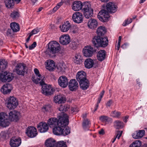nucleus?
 Masks as SVG:
<instances>
[{
	"mask_svg": "<svg viewBox=\"0 0 147 147\" xmlns=\"http://www.w3.org/2000/svg\"><path fill=\"white\" fill-rule=\"evenodd\" d=\"M70 38L68 35H63L59 38V42L63 45H66L69 43Z\"/></svg>",
	"mask_w": 147,
	"mask_h": 147,
	"instance_id": "aec40b11",
	"label": "nucleus"
},
{
	"mask_svg": "<svg viewBox=\"0 0 147 147\" xmlns=\"http://www.w3.org/2000/svg\"><path fill=\"white\" fill-rule=\"evenodd\" d=\"M94 51L93 48L91 46H86L84 47L83 49L84 55L86 57H90L92 55Z\"/></svg>",
	"mask_w": 147,
	"mask_h": 147,
	"instance_id": "f3484780",
	"label": "nucleus"
},
{
	"mask_svg": "<svg viewBox=\"0 0 147 147\" xmlns=\"http://www.w3.org/2000/svg\"><path fill=\"white\" fill-rule=\"evenodd\" d=\"M90 123L87 119H84V120L82 126L83 129L85 130H88L89 128L90 127Z\"/></svg>",
	"mask_w": 147,
	"mask_h": 147,
	"instance_id": "72a5a7b5",
	"label": "nucleus"
},
{
	"mask_svg": "<svg viewBox=\"0 0 147 147\" xmlns=\"http://www.w3.org/2000/svg\"><path fill=\"white\" fill-rule=\"evenodd\" d=\"M61 50L60 44L55 41H52L48 44L47 51L48 53L54 54L59 52Z\"/></svg>",
	"mask_w": 147,
	"mask_h": 147,
	"instance_id": "423d86ee",
	"label": "nucleus"
},
{
	"mask_svg": "<svg viewBox=\"0 0 147 147\" xmlns=\"http://www.w3.org/2000/svg\"><path fill=\"white\" fill-rule=\"evenodd\" d=\"M132 21V19L131 18L130 19L129 21H128V19L126 20H125V22L123 23V25L124 26H125L131 23Z\"/></svg>",
	"mask_w": 147,
	"mask_h": 147,
	"instance_id": "864d4df0",
	"label": "nucleus"
},
{
	"mask_svg": "<svg viewBox=\"0 0 147 147\" xmlns=\"http://www.w3.org/2000/svg\"><path fill=\"white\" fill-rule=\"evenodd\" d=\"M46 68L50 71H52L55 68L54 61L52 60H49L46 62Z\"/></svg>",
	"mask_w": 147,
	"mask_h": 147,
	"instance_id": "bb28decb",
	"label": "nucleus"
},
{
	"mask_svg": "<svg viewBox=\"0 0 147 147\" xmlns=\"http://www.w3.org/2000/svg\"><path fill=\"white\" fill-rule=\"evenodd\" d=\"M69 106L67 105H65L64 106L61 105L59 108V110L62 112L66 111L69 109Z\"/></svg>",
	"mask_w": 147,
	"mask_h": 147,
	"instance_id": "ea45409f",
	"label": "nucleus"
},
{
	"mask_svg": "<svg viewBox=\"0 0 147 147\" xmlns=\"http://www.w3.org/2000/svg\"><path fill=\"white\" fill-rule=\"evenodd\" d=\"M6 7L8 8H12L14 5V2L12 0H5L4 1Z\"/></svg>",
	"mask_w": 147,
	"mask_h": 147,
	"instance_id": "e433bc0d",
	"label": "nucleus"
},
{
	"mask_svg": "<svg viewBox=\"0 0 147 147\" xmlns=\"http://www.w3.org/2000/svg\"><path fill=\"white\" fill-rule=\"evenodd\" d=\"M26 67L25 65L23 63L18 64L15 67L16 72L18 75L24 76L26 72Z\"/></svg>",
	"mask_w": 147,
	"mask_h": 147,
	"instance_id": "9b49d317",
	"label": "nucleus"
},
{
	"mask_svg": "<svg viewBox=\"0 0 147 147\" xmlns=\"http://www.w3.org/2000/svg\"><path fill=\"white\" fill-rule=\"evenodd\" d=\"M121 113L118 111H115L111 112V116L114 117H118L121 115Z\"/></svg>",
	"mask_w": 147,
	"mask_h": 147,
	"instance_id": "49530a36",
	"label": "nucleus"
},
{
	"mask_svg": "<svg viewBox=\"0 0 147 147\" xmlns=\"http://www.w3.org/2000/svg\"><path fill=\"white\" fill-rule=\"evenodd\" d=\"M66 143L63 141L57 142L55 145V147H67Z\"/></svg>",
	"mask_w": 147,
	"mask_h": 147,
	"instance_id": "a19ab883",
	"label": "nucleus"
},
{
	"mask_svg": "<svg viewBox=\"0 0 147 147\" xmlns=\"http://www.w3.org/2000/svg\"><path fill=\"white\" fill-rule=\"evenodd\" d=\"M106 55V52L105 50H102L99 51L97 55L98 59L100 61H102L105 59Z\"/></svg>",
	"mask_w": 147,
	"mask_h": 147,
	"instance_id": "c85d7f7f",
	"label": "nucleus"
},
{
	"mask_svg": "<svg viewBox=\"0 0 147 147\" xmlns=\"http://www.w3.org/2000/svg\"><path fill=\"white\" fill-rule=\"evenodd\" d=\"M38 130L41 133H45L47 132L49 129L48 124L44 122H40L37 125Z\"/></svg>",
	"mask_w": 147,
	"mask_h": 147,
	"instance_id": "6ab92c4d",
	"label": "nucleus"
},
{
	"mask_svg": "<svg viewBox=\"0 0 147 147\" xmlns=\"http://www.w3.org/2000/svg\"><path fill=\"white\" fill-rule=\"evenodd\" d=\"M122 131H117V134H119L118 135V136L117 137L118 139H119L120 137H121L122 135Z\"/></svg>",
	"mask_w": 147,
	"mask_h": 147,
	"instance_id": "bf43d9fd",
	"label": "nucleus"
},
{
	"mask_svg": "<svg viewBox=\"0 0 147 147\" xmlns=\"http://www.w3.org/2000/svg\"><path fill=\"white\" fill-rule=\"evenodd\" d=\"M71 27L70 24L68 21H67L59 26L61 32H66Z\"/></svg>",
	"mask_w": 147,
	"mask_h": 147,
	"instance_id": "a878e982",
	"label": "nucleus"
},
{
	"mask_svg": "<svg viewBox=\"0 0 147 147\" xmlns=\"http://www.w3.org/2000/svg\"><path fill=\"white\" fill-rule=\"evenodd\" d=\"M8 116L5 113H0V125L6 127L9 125L10 122L8 121Z\"/></svg>",
	"mask_w": 147,
	"mask_h": 147,
	"instance_id": "9d476101",
	"label": "nucleus"
},
{
	"mask_svg": "<svg viewBox=\"0 0 147 147\" xmlns=\"http://www.w3.org/2000/svg\"><path fill=\"white\" fill-rule=\"evenodd\" d=\"M83 10L84 16L86 18L88 19L92 16L93 9L91 8V5L88 3H85L83 4Z\"/></svg>",
	"mask_w": 147,
	"mask_h": 147,
	"instance_id": "0eeeda50",
	"label": "nucleus"
},
{
	"mask_svg": "<svg viewBox=\"0 0 147 147\" xmlns=\"http://www.w3.org/2000/svg\"><path fill=\"white\" fill-rule=\"evenodd\" d=\"M7 66V63L4 60L0 59V70H3Z\"/></svg>",
	"mask_w": 147,
	"mask_h": 147,
	"instance_id": "4c0bfd02",
	"label": "nucleus"
},
{
	"mask_svg": "<svg viewBox=\"0 0 147 147\" xmlns=\"http://www.w3.org/2000/svg\"><path fill=\"white\" fill-rule=\"evenodd\" d=\"M21 143V139L18 136H14L12 137L9 141V144L11 147H18Z\"/></svg>",
	"mask_w": 147,
	"mask_h": 147,
	"instance_id": "ddd939ff",
	"label": "nucleus"
},
{
	"mask_svg": "<svg viewBox=\"0 0 147 147\" xmlns=\"http://www.w3.org/2000/svg\"><path fill=\"white\" fill-rule=\"evenodd\" d=\"M12 87L11 85L9 83L4 84L1 89V91L4 94H8L10 92Z\"/></svg>",
	"mask_w": 147,
	"mask_h": 147,
	"instance_id": "5701e85b",
	"label": "nucleus"
},
{
	"mask_svg": "<svg viewBox=\"0 0 147 147\" xmlns=\"http://www.w3.org/2000/svg\"><path fill=\"white\" fill-rule=\"evenodd\" d=\"M106 9L108 12L114 13L117 10V6L114 3L109 2L106 5Z\"/></svg>",
	"mask_w": 147,
	"mask_h": 147,
	"instance_id": "4be33fe9",
	"label": "nucleus"
},
{
	"mask_svg": "<svg viewBox=\"0 0 147 147\" xmlns=\"http://www.w3.org/2000/svg\"><path fill=\"white\" fill-rule=\"evenodd\" d=\"M72 110L73 111V112H78L79 111V109L78 108H73V109H72Z\"/></svg>",
	"mask_w": 147,
	"mask_h": 147,
	"instance_id": "0e129e2a",
	"label": "nucleus"
},
{
	"mask_svg": "<svg viewBox=\"0 0 147 147\" xmlns=\"http://www.w3.org/2000/svg\"><path fill=\"white\" fill-rule=\"evenodd\" d=\"M68 87L70 90L75 91L78 89V84L75 79H72L69 82Z\"/></svg>",
	"mask_w": 147,
	"mask_h": 147,
	"instance_id": "a211bd4d",
	"label": "nucleus"
},
{
	"mask_svg": "<svg viewBox=\"0 0 147 147\" xmlns=\"http://www.w3.org/2000/svg\"><path fill=\"white\" fill-rule=\"evenodd\" d=\"M9 118L11 121H16L19 120V113L16 111H11L9 113Z\"/></svg>",
	"mask_w": 147,
	"mask_h": 147,
	"instance_id": "412c9836",
	"label": "nucleus"
},
{
	"mask_svg": "<svg viewBox=\"0 0 147 147\" xmlns=\"http://www.w3.org/2000/svg\"><path fill=\"white\" fill-rule=\"evenodd\" d=\"M113 102V100H110L107 102L106 105L107 107H110Z\"/></svg>",
	"mask_w": 147,
	"mask_h": 147,
	"instance_id": "4d7b16f0",
	"label": "nucleus"
},
{
	"mask_svg": "<svg viewBox=\"0 0 147 147\" xmlns=\"http://www.w3.org/2000/svg\"><path fill=\"white\" fill-rule=\"evenodd\" d=\"M7 36H11L12 34V31L11 29H8L7 32Z\"/></svg>",
	"mask_w": 147,
	"mask_h": 147,
	"instance_id": "13d9d810",
	"label": "nucleus"
},
{
	"mask_svg": "<svg viewBox=\"0 0 147 147\" xmlns=\"http://www.w3.org/2000/svg\"><path fill=\"white\" fill-rule=\"evenodd\" d=\"M10 26L14 32H17L19 30V25L16 22L11 23L10 24Z\"/></svg>",
	"mask_w": 147,
	"mask_h": 147,
	"instance_id": "f704fd0d",
	"label": "nucleus"
},
{
	"mask_svg": "<svg viewBox=\"0 0 147 147\" xmlns=\"http://www.w3.org/2000/svg\"><path fill=\"white\" fill-rule=\"evenodd\" d=\"M45 77H43L41 81H40V85L42 86V92L46 96L51 95L53 94L55 91V89L50 85H47L44 82Z\"/></svg>",
	"mask_w": 147,
	"mask_h": 147,
	"instance_id": "39448f33",
	"label": "nucleus"
},
{
	"mask_svg": "<svg viewBox=\"0 0 147 147\" xmlns=\"http://www.w3.org/2000/svg\"><path fill=\"white\" fill-rule=\"evenodd\" d=\"M127 45V44L124 43L122 46L121 47L123 49H125L126 48Z\"/></svg>",
	"mask_w": 147,
	"mask_h": 147,
	"instance_id": "338daca9",
	"label": "nucleus"
},
{
	"mask_svg": "<svg viewBox=\"0 0 147 147\" xmlns=\"http://www.w3.org/2000/svg\"><path fill=\"white\" fill-rule=\"evenodd\" d=\"M86 76V73L83 71H78L76 76V79L79 83L80 88L84 90L87 89L89 86V81Z\"/></svg>",
	"mask_w": 147,
	"mask_h": 147,
	"instance_id": "f03ea898",
	"label": "nucleus"
},
{
	"mask_svg": "<svg viewBox=\"0 0 147 147\" xmlns=\"http://www.w3.org/2000/svg\"><path fill=\"white\" fill-rule=\"evenodd\" d=\"M108 117L105 115L101 116L99 117V119L102 121H105L108 120Z\"/></svg>",
	"mask_w": 147,
	"mask_h": 147,
	"instance_id": "3c124183",
	"label": "nucleus"
},
{
	"mask_svg": "<svg viewBox=\"0 0 147 147\" xmlns=\"http://www.w3.org/2000/svg\"><path fill=\"white\" fill-rule=\"evenodd\" d=\"M57 69L59 71H64L65 69V65L62 63L59 64L57 66Z\"/></svg>",
	"mask_w": 147,
	"mask_h": 147,
	"instance_id": "37998d69",
	"label": "nucleus"
},
{
	"mask_svg": "<svg viewBox=\"0 0 147 147\" xmlns=\"http://www.w3.org/2000/svg\"><path fill=\"white\" fill-rule=\"evenodd\" d=\"M97 25L98 24L96 20L93 19L90 20L88 23V26L91 29H94L96 28Z\"/></svg>",
	"mask_w": 147,
	"mask_h": 147,
	"instance_id": "c756f323",
	"label": "nucleus"
},
{
	"mask_svg": "<svg viewBox=\"0 0 147 147\" xmlns=\"http://www.w3.org/2000/svg\"><path fill=\"white\" fill-rule=\"evenodd\" d=\"M26 133L29 137L30 138L34 137L37 134L36 129L31 126L28 127L26 130Z\"/></svg>",
	"mask_w": 147,
	"mask_h": 147,
	"instance_id": "2eb2a0df",
	"label": "nucleus"
},
{
	"mask_svg": "<svg viewBox=\"0 0 147 147\" xmlns=\"http://www.w3.org/2000/svg\"><path fill=\"white\" fill-rule=\"evenodd\" d=\"M19 15V14L17 11H14L11 13L10 16L12 18L14 19L18 18Z\"/></svg>",
	"mask_w": 147,
	"mask_h": 147,
	"instance_id": "a18cd8bd",
	"label": "nucleus"
},
{
	"mask_svg": "<svg viewBox=\"0 0 147 147\" xmlns=\"http://www.w3.org/2000/svg\"><path fill=\"white\" fill-rule=\"evenodd\" d=\"M92 42L93 45L97 48L99 47H105L108 45L109 41L107 37L97 35L92 38Z\"/></svg>",
	"mask_w": 147,
	"mask_h": 147,
	"instance_id": "7ed1b4c3",
	"label": "nucleus"
},
{
	"mask_svg": "<svg viewBox=\"0 0 147 147\" xmlns=\"http://www.w3.org/2000/svg\"><path fill=\"white\" fill-rule=\"evenodd\" d=\"M59 85L61 87L65 88L68 85L69 82L68 80L65 76H60L58 79Z\"/></svg>",
	"mask_w": 147,
	"mask_h": 147,
	"instance_id": "dca6fc26",
	"label": "nucleus"
},
{
	"mask_svg": "<svg viewBox=\"0 0 147 147\" xmlns=\"http://www.w3.org/2000/svg\"><path fill=\"white\" fill-rule=\"evenodd\" d=\"M7 107L9 109H13L18 105L17 100L13 96H10L6 100Z\"/></svg>",
	"mask_w": 147,
	"mask_h": 147,
	"instance_id": "6e6552de",
	"label": "nucleus"
},
{
	"mask_svg": "<svg viewBox=\"0 0 147 147\" xmlns=\"http://www.w3.org/2000/svg\"><path fill=\"white\" fill-rule=\"evenodd\" d=\"M97 17L101 21L105 22L109 20V14L105 9H102L99 12Z\"/></svg>",
	"mask_w": 147,
	"mask_h": 147,
	"instance_id": "1a4fd4ad",
	"label": "nucleus"
},
{
	"mask_svg": "<svg viewBox=\"0 0 147 147\" xmlns=\"http://www.w3.org/2000/svg\"><path fill=\"white\" fill-rule=\"evenodd\" d=\"M12 74L5 71L1 74L0 75V80L3 82H10L13 78Z\"/></svg>",
	"mask_w": 147,
	"mask_h": 147,
	"instance_id": "f8f14e48",
	"label": "nucleus"
},
{
	"mask_svg": "<svg viewBox=\"0 0 147 147\" xmlns=\"http://www.w3.org/2000/svg\"><path fill=\"white\" fill-rule=\"evenodd\" d=\"M74 62L77 64H80L82 61V58L80 55H76L74 58Z\"/></svg>",
	"mask_w": 147,
	"mask_h": 147,
	"instance_id": "58836bf2",
	"label": "nucleus"
},
{
	"mask_svg": "<svg viewBox=\"0 0 147 147\" xmlns=\"http://www.w3.org/2000/svg\"><path fill=\"white\" fill-rule=\"evenodd\" d=\"M119 134H117V136H115V137L113 139V140L111 141L112 143H113L115 141L116 138L118 136V135Z\"/></svg>",
	"mask_w": 147,
	"mask_h": 147,
	"instance_id": "69168bd1",
	"label": "nucleus"
},
{
	"mask_svg": "<svg viewBox=\"0 0 147 147\" xmlns=\"http://www.w3.org/2000/svg\"><path fill=\"white\" fill-rule=\"evenodd\" d=\"M145 134V131L139 130L136 131V134H133L132 135L133 137L135 139H138L142 137Z\"/></svg>",
	"mask_w": 147,
	"mask_h": 147,
	"instance_id": "2f4dec72",
	"label": "nucleus"
},
{
	"mask_svg": "<svg viewBox=\"0 0 147 147\" xmlns=\"http://www.w3.org/2000/svg\"><path fill=\"white\" fill-rule=\"evenodd\" d=\"M54 100L55 103L59 104L64 103L66 100V98L63 95H57L54 97Z\"/></svg>",
	"mask_w": 147,
	"mask_h": 147,
	"instance_id": "393cba45",
	"label": "nucleus"
},
{
	"mask_svg": "<svg viewBox=\"0 0 147 147\" xmlns=\"http://www.w3.org/2000/svg\"><path fill=\"white\" fill-rule=\"evenodd\" d=\"M83 5L80 1H74L72 6L73 10L75 11H79L81 9H83Z\"/></svg>",
	"mask_w": 147,
	"mask_h": 147,
	"instance_id": "b1692460",
	"label": "nucleus"
},
{
	"mask_svg": "<svg viewBox=\"0 0 147 147\" xmlns=\"http://www.w3.org/2000/svg\"><path fill=\"white\" fill-rule=\"evenodd\" d=\"M35 78L36 77L35 76H33L32 78V80L34 83L36 84H40V82L39 81L40 80L41 81L42 79L40 78L39 77H38L37 76L36 79H35Z\"/></svg>",
	"mask_w": 147,
	"mask_h": 147,
	"instance_id": "c03bdc74",
	"label": "nucleus"
},
{
	"mask_svg": "<svg viewBox=\"0 0 147 147\" xmlns=\"http://www.w3.org/2000/svg\"><path fill=\"white\" fill-rule=\"evenodd\" d=\"M141 145V142L139 140H136L133 142L130 145L129 147H140Z\"/></svg>",
	"mask_w": 147,
	"mask_h": 147,
	"instance_id": "79ce46f5",
	"label": "nucleus"
},
{
	"mask_svg": "<svg viewBox=\"0 0 147 147\" xmlns=\"http://www.w3.org/2000/svg\"><path fill=\"white\" fill-rule=\"evenodd\" d=\"M105 93V91L104 90H102L101 93L100 94V98H102L103 95H104V93Z\"/></svg>",
	"mask_w": 147,
	"mask_h": 147,
	"instance_id": "e2e57ef3",
	"label": "nucleus"
},
{
	"mask_svg": "<svg viewBox=\"0 0 147 147\" xmlns=\"http://www.w3.org/2000/svg\"><path fill=\"white\" fill-rule=\"evenodd\" d=\"M51 107L50 105H47L44 106L42 109V111H49L50 110Z\"/></svg>",
	"mask_w": 147,
	"mask_h": 147,
	"instance_id": "de8ad7c7",
	"label": "nucleus"
},
{
	"mask_svg": "<svg viewBox=\"0 0 147 147\" xmlns=\"http://www.w3.org/2000/svg\"><path fill=\"white\" fill-rule=\"evenodd\" d=\"M58 119L56 118H52L49 119L48 123L51 127H55L56 126H59L62 125H68L69 123L68 115L65 114L63 113L62 116L58 117Z\"/></svg>",
	"mask_w": 147,
	"mask_h": 147,
	"instance_id": "f257e3e1",
	"label": "nucleus"
},
{
	"mask_svg": "<svg viewBox=\"0 0 147 147\" xmlns=\"http://www.w3.org/2000/svg\"><path fill=\"white\" fill-rule=\"evenodd\" d=\"M40 32V29L38 28H36L31 31L30 34H32V36L33 34H36Z\"/></svg>",
	"mask_w": 147,
	"mask_h": 147,
	"instance_id": "603ef678",
	"label": "nucleus"
},
{
	"mask_svg": "<svg viewBox=\"0 0 147 147\" xmlns=\"http://www.w3.org/2000/svg\"><path fill=\"white\" fill-rule=\"evenodd\" d=\"M106 30L105 28L102 26L98 27L97 30V35L102 36L106 33Z\"/></svg>",
	"mask_w": 147,
	"mask_h": 147,
	"instance_id": "473e14b6",
	"label": "nucleus"
},
{
	"mask_svg": "<svg viewBox=\"0 0 147 147\" xmlns=\"http://www.w3.org/2000/svg\"><path fill=\"white\" fill-rule=\"evenodd\" d=\"M62 124L61 125L56 126L53 129V134L57 135L66 136L68 135L70 133V130L69 128H66L65 127L67 125Z\"/></svg>",
	"mask_w": 147,
	"mask_h": 147,
	"instance_id": "20e7f679",
	"label": "nucleus"
},
{
	"mask_svg": "<svg viewBox=\"0 0 147 147\" xmlns=\"http://www.w3.org/2000/svg\"><path fill=\"white\" fill-rule=\"evenodd\" d=\"M114 126L116 129H120L123 127V123L120 121L117 120L114 122Z\"/></svg>",
	"mask_w": 147,
	"mask_h": 147,
	"instance_id": "c9c22d12",
	"label": "nucleus"
},
{
	"mask_svg": "<svg viewBox=\"0 0 147 147\" xmlns=\"http://www.w3.org/2000/svg\"><path fill=\"white\" fill-rule=\"evenodd\" d=\"M45 144L47 147H54L55 144H56V143L54 139L50 138L46 140Z\"/></svg>",
	"mask_w": 147,
	"mask_h": 147,
	"instance_id": "7c9ffc66",
	"label": "nucleus"
},
{
	"mask_svg": "<svg viewBox=\"0 0 147 147\" xmlns=\"http://www.w3.org/2000/svg\"><path fill=\"white\" fill-rule=\"evenodd\" d=\"M94 63V61L92 59L88 58L85 61V66L87 68L90 69L93 67Z\"/></svg>",
	"mask_w": 147,
	"mask_h": 147,
	"instance_id": "cd10ccee",
	"label": "nucleus"
},
{
	"mask_svg": "<svg viewBox=\"0 0 147 147\" xmlns=\"http://www.w3.org/2000/svg\"><path fill=\"white\" fill-rule=\"evenodd\" d=\"M99 133L100 134L103 135L104 134V130L103 129H102L100 131H99Z\"/></svg>",
	"mask_w": 147,
	"mask_h": 147,
	"instance_id": "680f3d73",
	"label": "nucleus"
},
{
	"mask_svg": "<svg viewBox=\"0 0 147 147\" xmlns=\"http://www.w3.org/2000/svg\"><path fill=\"white\" fill-rule=\"evenodd\" d=\"M83 16L82 14L79 12H76L74 13L72 16L73 20L77 23H80L83 21Z\"/></svg>",
	"mask_w": 147,
	"mask_h": 147,
	"instance_id": "4468645a",
	"label": "nucleus"
},
{
	"mask_svg": "<svg viewBox=\"0 0 147 147\" xmlns=\"http://www.w3.org/2000/svg\"><path fill=\"white\" fill-rule=\"evenodd\" d=\"M78 44L75 42H72L70 44V47L72 49H75L78 46Z\"/></svg>",
	"mask_w": 147,
	"mask_h": 147,
	"instance_id": "09e8293b",
	"label": "nucleus"
},
{
	"mask_svg": "<svg viewBox=\"0 0 147 147\" xmlns=\"http://www.w3.org/2000/svg\"><path fill=\"white\" fill-rule=\"evenodd\" d=\"M32 36V34H30L29 36L27 38L26 40V42H28V41L30 40V38Z\"/></svg>",
	"mask_w": 147,
	"mask_h": 147,
	"instance_id": "774afa93",
	"label": "nucleus"
},
{
	"mask_svg": "<svg viewBox=\"0 0 147 147\" xmlns=\"http://www.w3.org/2000/svg\"><path fill=\"white\" fill-rule=\"evenodd\" d=\"M35 74L38 77H39L40 78H43L42 76L39 74V70L36 68L34 69V70Z\"/></svg>",
	"mask_w": 147,
	"mask_h": 147,
	"instance_id": "8fccbe9b",
	"label": "nucleus"
},
{
	"mask_svg": "<svg viewBox=\"0 0 147 147\" xmlns=\"http://www.w3.org/2000/svg\"><path fill=\"white\" fill-rule=\"evenodd\" d=\"M59 8V6L56 5L53 8V10L54 12L56 11Z\"/></svg>",
	"mask_w": 147,
	"mask_h": 147,
	"instance_id": "052dcab7",
	"label": "nucleus"
},
{
	"mask_svg": "<svg viewBox=\"0 0 147 147\" xmlns=\"http://www.w3.org/2000/svg\"><path fill=\"white\" fill-rule=\"evenodd\" d=\"M36 45V42H33V43L28 47L29 50H32L35 48Z\"/></svg>",
	"mask_w": 147,
	"mask_h": 147,
	"instance_id": "6e6d98bb",
	"label": "nucleus"
},
{
	"mask_svg": "<svg viewBox=\"0 0 147 147\" xmlns=\"http://www.w3.org/2000/svg\"><path fill=\"white\" fill-rule=\"evenodd\" d=\"M6 135L5 132H1L0 134V138L1 140H3L6 138Z\"/></svg>",
	"mask_w": 147,
	"mask_h": 147,
	"instance_id": "5fc2aeb1",
	"label": "nucleus"
}]
</instances>
